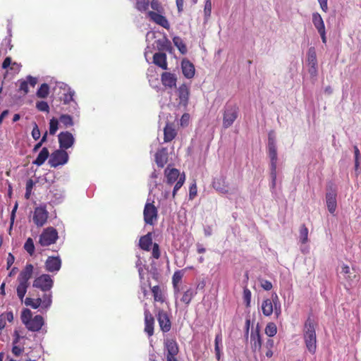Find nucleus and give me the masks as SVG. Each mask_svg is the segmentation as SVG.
<instances>
[{
    "label": "nucleus",
    "instance_id": "obj_1",
    "mask_svg": "<svg viewBox=\"0 0 361 361\" xmlns=\"http://www.w3.org/2000/svg\"><path fill=\"white\" fill-rule=\"evenodd\" d=\"M316 326L314 320L308 317L304 325L303 338L307 350L314 355L317 350Z\"/></svg>",
    "mask_w": 361,
    "mask_h": 361
},
{
    "label": "nucleus",
    "instance_id": "obj_2",
    "mask_svg": "<svg viewBox=\"0 0 361 361\" xmlns=\"http://www.w3.org/2000/svg\"><path fill=\"white\" fill-rule=\"evenodd\" d=\"M34 267L31 264H27L25 268L20 272L18 276V285L16 292L19 299L23 301L27 288L30 286L29 280L32 278Z\"/></svg>",
    "mask_w": 361,
    "mask_h": 361
},
{
    "label": "nucleus",
    "instance_id": "obj_3",
    "mask_svg": "<svg viewBox=\"0 0 361 361\" xmlns=\"http://www.w3.org/2000/svg\"><path fill=\"white\" fill-rule=\"evenodd\" d=\"M239 109L238 105L231 102H228L224 108L223 123L224 128L231 127L238 116Z\"/></svg>",
    "mask_w": 361,
    "mask_h": 361
},
{
    "label": "nucleus",
    "instance_id": "obj_4",
    "mask_svg": "<svg viewBox=\"0 0 361 361\" xmlns=\"http://www.w3.org/2000/svg\"><path fill=\"white\" fill-rule=\"evenodd\" d=\"M26 306L33 309L41 307L43 310H48L52 304V293H44L42 298L36 299L26 298L24 301Z\"/></svg>",
    "mask_w": 361,
    "mask_h": 361
},
{
    "label": "nucleus",
    "instance_id": "obj_5",
    "mask_svg": "<svg viewBox=\"0 0 361 361\" xmlns=\"http://www.w3.org/2000/svg\"><path fill=\"white\" fill-rule=\"evenodd\" d=\"M32 286L39 289L44 293H51V290L54 286V280L49 274H42L35 279Z\"/></svg>",
    "mask_w": 361,
    "mask_h": 361
},
{
    "label": "nucleus",
    "instance_id": "obj_6",
    "mask_svg": "<svg viewBox=\"0 0 361 361\" xmlns=\"http://www.w3.org/2000/svg\"><path fill=\"white\" fill-rule=\"evenodd\" d=\"M59 238L58 232L54 227L49 226L44 229L39 235V244L42 247L54 244Z\"/></svg>",
    "mask_w": 361,
    "mask_h": 361
},
{
    "label": "nucleus",
    "instance_id": "obj_7",
    "mask_svg": "<svg viewBox=\"0 0 361 361\" xmlns=\"http://www.w3.org/2000/svg\"><path fill=\"white\" fill-rule=\"evenodd\" d=\"M145 223L147 225L154 226L158 219V209L154 202H147L143 210Z\"/></svg>",
    "mask_w": 361,
    "mask_h": 361
},
{
    "label": "nucleus",
    "instance_id": "obj_8",
    "mask_svg": "<svg viewBox=\"0 0 361 361\" xmlns=\"http://www.w3.org/2000/svg\"><path fill=\"white\" fill-rule=\"evenodd\" d=\"M166 352V361H178L176 356L179 352L178 345L173 338H167L164 342Z\"/></svg>",
    "mask_w": 361,
    "mask_h": 361
},
{
    "label": "nucleus",
    "instance_id": "obj_9",
    "mask_svg": "<svg viewBox=\"0 0 361 361\" xmlns=\"http://www.w3.org/2000/svg\"><path fill=\"white\" fill-rule=\"evenodd\" d=\"M68 161V154L66 150L59 149L51 154L49 164L51 167L56 168L60 165L66 164Z\"/></svg>",
    "mask_w": 361,
    "mask_h": 361
},
{
    "label": "nucleus",
    "instance_id": "obj_10",
    "mask_svg": "<svg viewBox=\"0 0 361 361\" xmlns=\"http://www.w3.org/2000/svg\"><path fill=\"white\" fill-rule=\"evenodd\" d=\"M49 213L45 207H37L33 213V222L37 227L43 226L47 221Z\"/></svg>",
    "mask_w": 361,
    "mask_h": 361
},
{
    "label": "nucleus",
    "instance_id": "obj_11",
    "mask_svg": "<svg viewBox=\"0 0 361 361\" xmlns=\"http://www.w3.org/2000/svg\"><path fill=\"white\" fill-rule=\"evenodd\" d=\"M337 192L333 185L328 187V192L326 193V204L329 212L334 214L337 207L336 201Z\"/></svg>",
    "mask_w": 361,
    "mask_h": 361
},
{
    "label": "nucleus",
    "instance_id": "obj_12",
    "mask_svg": "<svg viewBox=\"0 0 361 361\" xmlns=\"http://www.w3.org/2000/svg\"><path fill=\"white\" fill-rule=\"evenodd\" d=\"M156 317L159 322L160 329L164 333L169 332L171 329V322L169 314L164 310L160 309L156 314Z\"/></svg>",
    "mask_w": 361,
    "mask_h": 361
},
{
    "label": "nucleus",
    "instance_id": "obj_13",
    "mask_svg": "<svg viewBox=\"0 0 361 361\" xmlns=\"http://www.w3.org/2000/svg\"><path fill=\"white\" fill-rule=\"evenodd\" d=\"M58 140L60 148L64 150L71 147L75 142L73 135L68 131L61 132L58 135Z\"/></svg>",
    "mask_w": 361,
    "mask_h": 361
},
{
    "label": "nucleus",
    "instance_id": "obj_14",
    "mask_svg": "<svg viewBox=\"0 0 361 361\" xmlns=\"http://www.w3.org/2000/svg\"><path fill=\"white\" fill-rule=\"evenodd\" d=\"M212 187L221 194H228L229 192L228 183L224 176L215 177L212 181Z\"/></svg>",
    "mask_w": 361,
    "mask_h": 361
},
{
    "label": "nucleus",
    "instance_id": "obj_15",
    "mask_svg": "<svg viewBox=\"0 0 361 361\" xmlns=\"http://www.w3.org/2000/svg\"><path fill=\"white\" fill-rule=\"evenodd\" d=\"M269 157L270 158L271 166V178L272 180V186L275 187L276 180V167H277V150H268Z\"/></svg>",
    "mask_w": 361,
    "mask_h": 361
},
{
    "label": "nucleus",
    "instance_id": "obj_16",
    "mask_svg": "<svg viewBox=\"0 0 361 361\" xmlns=\"http://www.w3.org/2000/svg\"><path fill=\"white\" fill-rule=\"evenodd\" d=\"M250 343L252 350L254 353L260 350L262 342L259 328L258 326H257V328L251 332Z\"/></svg>",
    "mask_w": 361,
    "mask_h": 361
},
{
    "label": "nucleus",
    "instance_id": "obj_17",
    "mask_svg": "<svg viewBox=\"0 0 361 361\" xmlns=\"http://www.w3.org/2000/svg\"><path fill=\"white\" fill-rule=\"evenodd\" d=\"M145 314V332L148 335L149 337L154 334V318L151 314L149 310L145 309L144 312Z\"/></svg>",
    "mask_w": 361,
    "mask_h": 361
},
{
    "label": "nucleus",
    "instance_id": "obj_18",
    "mask_svg": "<svg viewBox=\"0 0 361 361\" xmlns=\"http://www.w3.org/2000/svg\"><path fill=\"white\" fill-rule=\"evenodd\" d=\"M18 90L20 92H23V94L25 95L29 92L28 85L34 87L37 83V78L32 77V75H27L25 80H18Z\"/></svg>",
    "mask_w": 361,
    "mask_h": 361
},
{
    "label": "nucleus",
    "instance_id": "obj_19",
    "mask_svg": "<svg viewBox=\"0 0 361 361\" xmlns=\"http://www.w3.org/2000/svg\"><path fill=\"white\" fill-rule=\"evenodd\" d=\"M177 135V130L174 123L167 122L164 128V142H169Z\"/></svg>",
    "mask_w": 361,
    "mask_h": 361
},
{
    "label": "nucleus",
    "instance_id": "obj_20",
    "mask_svg": "<svg viewBox=\"0 0 361 361\" xmlns=\"http://www.w3.org/2000/svg\"><path fill=\"white\" fill-rule=\"evenodd\" d=\"M61 267V260L59 257H49L45 262V269L49 272L59 271Z\"/></svg>",
    "mask_w": 361,
    "mask_h": 361
},
{
    "label": "nucleus",
    "instance_id": "obj_21",
    "mask_svg": "<svg viewBox=\"0 0 361 361\" xmlns=\"http://www.w3.org/2000/svg\"><path fill=\"white\" fill-rule=\"evenodd\" d=\"M147 16L150 18V19L156 23L157 25L169 29L170 27L169 23L166 18L161 14H159L154 11H149L147 13Z\"/></svg>",
    "mask_w": 361,
    "mask_h": 361
},
{
    "label": "nucleus",
    "instance_id": "obj_22",
    "mask_svg": "<svg viewBox=\"0 0 361 361\" xmlns=\"http://www.w3.org/2000/svg\"><path fill=\"white\" fill-rule=\"evenodd\" d=\"M181 68L183 75L188 78L191 79L194 77L195 68L192 63L188 59H183L181 62Z\"/></svg>",
    "mask_w": 361,
    "mask_h": 361
},
{
    "label": "nucleus",
    "instance_id": "obj_23",
    "mask_svg": "<svg viewBox=\"0 0 361 361\" xmlns=\"http://www.w3.org/2000/svg\"><path fill=\"white\" fill-rule=\"evenodd\" d=\"M178 94L180 100L179 104L183 106H186L189 101V87L185 84H182L178 90Z\"/></svg>",
    "mask_w": 361,
    "mask_h": 361
},
{
    "label": "nucleus",
    "instance_id": "obj_24",
    "mask_svg": "<svg viewBox=\"0 0 361 361\" xmlns=\"http://www.w3.org/2000/svg\"><path fill=\"white\" fill-rule=\"evenodd\" d=\"M44 324L43 317L41 315L35 316L25 326L31 331H38Z\"/></svg>",
    "mask_w": 361,
    "mask_h": 361
},
{
    "label": "nucleus",
    "instance_id": "obj_25",
    "mask_svg": "<svg viewBox=\"0 0 361 361\" xmlns=\"http://www.w3.org/2000/svg\"><path fill=\"white\" fill-rule=\"evenodd\" d=\"M162 84L169 87H175L176 86L177 78L176 75L169 72H164L161 75Z\"/></svg>",
    "mask_w": 361,
    "mask_h": 361
},
{
    "label": "nucleus",
    "instance_id": "obj_26",
    "mask_svg": "<svg viewBox=\"0 0 361 361\" xmlns=\"http://www.w3.org/2000/svg\"><path fill=\"white\" fill-rule=\"evenodd\" d=\"M166 54L163 52H157L153 56V63L163 70L168 69Z\"/></svg>",
    "mask_w": 361,
    "mask_h": 361
},
{
    "label": "nucleus",
    "instance_id": "obj_27",
    "mask_svg": "<svg viewBox=\"0 0 361 361\" xmlns=\"http://www.w3.org/2000/svg\"><path fill=\"white\" fill-rule=\"evenodd\" d=\"M165 175L166 177V182L169 185H172L180 177L179 171L176 169L166 168L165 169Z\"/></svg>",
    "mask_w": 361,
    "mask_h": 361
},
{
    "label": "nucleus",
    "instance_id": "obj_28",
    "mask_svg": "<svg viewBox=\"0 0 361 361\" xmlns=\"http://www.w3.org/2000/svg\"><path fill=\"white\" fill-rule=\"evenodd\" d=\"M168 161V154L166 149L163 148L155 154V161L159 167H164Z\"/></svg>",
    "mask_w": 361,
    "mask_h": 361
},
{
    "label": "nucleus",
    "instance_id": "obj_29",
    "mask_svg": "<svg viewBox=\"0 0 361 361\" xmlns=\"http://www.w3.org/2000/svg\"><path fill=\"white\" fill-rule=\"evenodd\" d=\"M152 245V237L151 233H148L140 238L139 245L142 250L149 251Z\"/></svg>",
    "mask_w": 361,
    "mask_h": 361
},
{
    "label": "nucleus",
    "instance_id": "obj_30",
    "mask_svg": "<svg viewBox=\"0 0 361 361\" xmlns=\"http://www.w3.org/2000/svg\"><path fill=\"white\" fill-rule=\"evenodd\" d=\"M49 157V152L48 149L47 147H43L37 157L36 159L32 161V164L37 166H40L45 162Z\"/></svg>",
    "mask_w": 361,
    "mask_h": 361
},
{
    "label": "nucleus",
    "instance_id": "obj_31",
    "mask_svg": "<svg viewBox=\"0 0 361 361\" xmlns=\"http://www.w3.org/2000/svg\"><path fill=\"white\" fill-rule=\"evenodd\" d=\"M312 23L317 31L325 30L324 20L321 15L317 12L312 13Z\"/></svg>",
    "mask_w": 361,
    "mask_h": 361
},
{
    "label": "nucleus",
    "instance_id": "obj_32",
    "mask_svg": "<svg viewBox=\"0 0 361 361\" xmlns=\"http://www.w3.org/2000/svg\"><path fill=\"white\" fill-rule=\"evenodd\" d=\"M262 313L265 316H270L274 312L273 298L266 299L262 302Z\"/></svg>",
    "mask_w": 361,
    "mask_h": 361
},
{
    "label": "nucleus",
    "instance_id": "obj_33",
    "mask_svg": "<svg viewBox=\"0 0 361 361\" xmlns=\"http://www.w3.org/2000/svg\"><path fill=\"white\" fill-rule=\"evenodd\" d=\"M154 301L163 303L165 301V297L159 286H154L151 288Z\"/></svg>",
    "mask_w": 361,
    "mask_h": 361
},
{
    "label": "nucleus",
    "instance_id": "obj_34",
    "mask_svg": "<svg viewBox=\"0 0 361 361\" xmlns=\"http://www.w3.org/2000/svg\"><path fill=\"white\" fill-rule=\"evenodd\" d=\"M195 294L196 292H195L192 288H190L183 293L180 300L188 305L190 303Z\"/></svg>",
    "mask_w": 361,
    "mask_h": 361
},
{
    "label": "nucleus",
    "instance_id": "obj_35",
    "mask_svg": "<svg viewBox=\"0 0 361 361\" xmlns=\"http://www.w3.org/2000/svg\"><path fill=\"white\" fill-rule=\"evenodd\" d=\"M49 94V86L47 83H43L40 85L36 92V95L39 98L45 99Z\"/></svg>",
    "mask_w": 361,
    "mask_h": 361
},
{
    "label": "nucleus",
    "instance_id": "obj_36",
    "mask_svg": "<svg viewBox=\"0 0 361 361\" xmlns=\"http://www.w3.org/2000/svg\"><path fill=\"white\" fill-rule=\"evenodd\" d=\"M222 343V335L221 333H219L215 336L214 340V350L216 353V357L218 360L221 358V349H220V345Z\"/></svg>",
    "mask_w": 361,
    "mask_h": 361
},
{
    "label": "nucleus",
    "instance_id": "obj_37",
    "mask_svg": "<svg viewBox=\"0 0 361 361\" xmlns=\"http://www.w3.org/2000/svg\"><path fill=\"white\" fill-rule=\"evenodd\" d=\"M183 270H177L172 276V283L176 290L178 291V284L183 276Z\"/></svg>",
    "mask_w": 361,
    "mask_h": 361
},
{
    "label": "nucleus",
    "instance_id": "obj_38",
    "mask_svg": "<svg viewBox=\"0 0 361 361\" xmlns=\"http://www.w3.org/2000/svg\"><path fill=\"white\" fill-rule=\"evenodd\" d=\"M173 42L181 54H184L187 52V47L180 37H174Z\"/></svg>",
    "mask_w": 361,
    "mask_h": 361
},
{
    "label": "nucleus",
    "instance_id": "obj_39",
    "mask_svg": "<svg viewBox=\"0 0 361 361\" xmlns=\"http://www.w3.org/2000/svg\"><path fill=\"white\" fill-rule=\"evenodd\" d=\"M341 273L344 275L345 279L348 281H352L355 278V275L350 272V267L347 264L342 265Z\"/></svg>",
    "mask_w": 361,
    "mask_h": 361
},
{
    "label": "nucleus",
    "instance_id": "obj_40",
    "mask_svg": "<svg viewBox=\"0 0 361 361\" xmlns=\"http://www.w3.org/2000/svg\"><path fill=\"white\" fill-rule=\"evenodd\" d=\"M59 122L65 127H71L73 125V118L68 114H62L60 116Z\"/></svg>",
    "mask_w": 361,
    "mask_h": 361
},
{
    "label": "nucleus",
    "instance_id": "obj_41",
    "mask_svg": "<svg viewBox=\"0 0 361 361\" xmlns=\"http://www.w3.org/2000/svg\"><path fill=\"white\" fill-rule=\"evenodd\" d=\"M149 5V0H136L135 8L140 11L145 12L148 9Z\"/></svg>",
    "mask_w": 361,
    "mask_h": 361
},
{
    "label": "nucleus",
    "instance_id": "obj_42",
    "mask_svg": "<svg viewBox=\"0 0 361 361\" xmlns=\"http://www.w3.org/2000/svg\"><path fill=\"white\" fill-rule=\"evenodd\" d=\"M277 333V327L276 325L274 322H269L267 324L265 328V334L269 336L272 337L275 336Z\"/></svg>",
    "mask_w": 361,
    "mask_h": 361
},
{
    "label": "nucleus",
    "instance_id": "obj_43",
    "mask_svg": "<svg viewBox=\"0 0 361 361\" xmlns=\"http://www.w3.org/2000/svg\"><path fill=\"white\" fill-rule=\"evenodd\" d=\"M25 250L30 255L32 256L35 252V245L33 240L28 238L24 244Z\"/></svg>",
    "mask_w": 361,
    "mask_h": 361
},
{
    "label": "nucleus",
    "instance_id": "obj_44",
    "mask_svg": "<svg viewBox=\"0 0 361 361\" xmlns=\"http://www.w3.org/2000/svg\"><path fill=\"white\" fill-rule=\"evenodd\" d=\"M300 238L302 244H305L308 240V228L305 224H302L300 228Z\"/></svg>",
    "mask_w": 361,
    "mask_h": 361
},
{
    "label": "nucleus",
    "instance_id": "obj_45",
    "mask_svg": "<svg viewBox=\"0 0 361 361\" xmlns=\"http://www.w3.org/2000/svg\"><path fill=\"white\" fill-rule=\"evenodd\" d=\"M273 303H274V314L276 316V317L278 318L281 313V304L279 302V299L276 294L273 295Z\"/></svg>",
    "mask_w": 361,
    "mask_h": 361
},
{
    "label": "nucleus",
    "instance_id": "obj_46",
    "mask_svg": "<svg viewBox=\"0 0 361 361\" xmlns=\"http://www.w3.org/2000/svg\"><path fill=\"white\" fill-rule=\"evenodd\" d=\"M32 312L29 309H25L21 314L22 322L26 326L27 324L32 319Z\"/></svg>",
    "mask_w": 361,
    "mask_h": 361
},
{
    "label": "nucleus",
    "instance_id": "obj_47",
    "mask_svg": "<svg viewBox=\"0 0 361 361\" xmlns=\"http://www.w3.org/2000/svg\"><path fill=\"white\" fill-rule=\"evenodd\" d=\"M59 120L52 118L49 121V133L52 135H55L59 128Z\"/></svg>",
    "mask_w": 361,
    "mask_h": 361
},
{
    "label": "nucleus",
    "instance_id": "obj_48",
    "mask_svg": "<svg viewBox=\"0 0 361 361\" xmlns=\"http://www.w3.org/2000/svg\"><path fill=\"white\" fill-rule=\"evenodd\" d=\"M251 291L247 288L245 287L243 289V300L245 304V306L247 307H249L250 306V302H251Z\"/></svg>",
    "mask_w": 361,
    "mask_h": 361
},
{
    "label": "nucleus",
    "instance_id": "obj_49",
    "mask_svg": "<svg viewBox=\"0 0 361 361\" xmlns=\"http://www.w3.org/2000/svg\"><path fill=\"white\" fill-rule=\"evenodd\" d=\"M308 63L312 68H315L317 63L316 53L314 50L310 49L308 51Z\"/></svg>",
    "mask_w": 361,
    "mask_h": 361
},
{
    "label": "nucleus",
    "instance_id": "obj_50",
    "mask_svg": "<svg viewBox=\"0 0 361 361\" xmlns=\"http://www.w3.org/2000/svg\"><path fill=\"white\" fill-rule=\"evenodd\" d=\"M36 108L39 111L43 112H49V106L47 102L44 101H39L36 103Z\"/></svg>",
    "mask_w": 361,
    "mask_h": 361
},
{
    "label": "nucleus",
    "instance_id": "obj_51",
    "mask_svg": "<svg viewBox=\"0 0 361 361\" xmlns=\"http://www.w3.org/2000/svg\"><path fill=\"white\" fill-rule=\"evenodd\" d=\"M34 184H35V183L32 179H29L26 182V191H25V197L27 200L30 197Z\"/></svg>",
    "mask_w": 361,
    "mask_h": 361
},
{
    "label": "nucleus",
    "instance_id": "obj_52",
    "mask_svg": "<svg viewBox=\"0 0 361 361\" xmlns=\"http://www.w3.org/2000/svg\"><path fill=\"white\" fill-rule=\"evenodd\" d=\"M184 182H185V175L183 174V176H180V177L177 180V182L176 183V185L173 188V198L175 197L177 191L183 186Z\"/></svg>",
    "mask_w": 361,
    "mask_h": 361
},
{
    "label": "nucleus",
    "instance_id": "obj_53",
    "mask_svg": "<svg viewBox=\"0 0 361 361\" xmlns=\"http://www.w3.org/2000/svg\"><path fill=\"white\" fill-rule=\"evenodd\" d=\"M74 92L71 90L67 93L63 94L61 100L64 104H68L73 100Z\"/></svg>",
    "mask_w": 361,
    "mask_h": 361
},
{
    "label": "nucleus",
    "instance_id": "obj_54",
    "mask_svg": "<svg viewBox=\"0 0 361 361\" xmlns=\"http://www.w3.org/2000/svg\"><path fill=\"white\" fill-rule=\"evenodd\" d=\"M204 13L206 18H209L212 13V1L206 0L204 8Z\"/></svg>",
    "mask_w": 361,
    "mask_h": 361
},
{
    "label": "nucleus",
    "instance_id": "obj_55",
    "mask_svg": "<svg viewBox=\"0 0 361 361\" xmlns=\"http://www.w3.org/2000/svg\"><path fill=\"white\" fill-rule=\"evenodd\" d=\"M152 255L153 258L156 259H158L160 257L161 253L159 250V245L157 243H154L152 245Z\"/></svg>",
    "mask_w": 361,
    "mask_h": 361
},
{
    "label": "nucleus",
    "instance_id": "obj_56",
    "mask_svg": "<svg viewBox=\"0 0 361 361\" xmlns=\"http://www.w3.org/2000/svg\"><path fill=\"white\" fill-rule=\"evenodd\" d=\"M31 134H32V138L35 140H37L40 137V135H41L40 130H39V129L38 128L37 124L35 122L34 123V126H33V128H32Z\"/></svg>",
    "mask_w": 361,
    "mask_h": 361
},
{
    "label": "nucleus",
    "instance_id": "obj_57",
    "mask_svg": "<svg viewBox=\"0 0 361 361\" xmlns=\"http://www.w3.org/2000/svg\"><path fill=\"white\" fill-rule=\"evenodd\" d=\"M190 114L188 113H185L182 115L180 120V124L183 127L188 126L190 121Z\"/></svg>",
    "mask_w": 361,
    "mask_h": 361
},
{
    "label": "nucleus",
    "instance_id": "obj_58",
    "mask_svg": "<svg viewBox=\"0 0 361 361\" xmlns=\"http://www.w3.org/2000/svg\"><path fill=\"white\" fill-rule=\"evenodd\" d=\"M149 3L151 8L153 10L157 11V12H161V11L162 10V7L158 0H152L151 1H149Z\"/></svg>",
    "mask_w": 361,
    "mask_h": 361
},
{
    "label": "nucleus",
    "instance_id": "obj_59",
    "mask_svg": "<svg viewBox=\"0 0 361 361\" xmlns=\"http://www.w3.org/2000/svg\"><path fill=\"white\" fill-rule=\"evenodd\" d=\"M24 351L23 346L17 345V344H13L12 353L16 356H19Z\"/></svg>",
    "mask_w": 361,
    "mask_h": 361
},
{
    "label": "nucleus",
    "instance_id": "obj_60",
    "mask_svg": "<svg viewBox=\"0 0 361 361\" xmlns=\"http://www.w3.org/2000/svg\"><path fill=\"white\" fill-rule=\"evenodd\" d=\"M354 153H355V169H357L359 166V158L360 157V150L357 146L354 147Z\"/></svg>",
    "mask_w": 361,
    "mask_h": 361
},
{
    "label": "nucleus",
    "instance_id": "obj_61",
    "mask_svg": "<svg viewBox=\"0 0 361 361\" xmlns=\"http://www.w3.org/2000/svg\"><path fill=\"white\" fill-rule=\"evenodd\" d=\"M190 199H193L197 195V186L196 184H192L189 190Z\"/></svg>",
    "mask_w": 361,
    "mask_h": 361
},
{
    "label": "nucleus",
    "instance_id": "obj_62",
    "mask_svg": "<svg viewBox=\"0 0 361 361\" xmlns=\"http://www.w3.org/2000/svg\"><path fill=\"white\" fill-rule=\"evenodd\" d=\"M276 149V142L273 137H269L268 150Z\"/></svg>",
    "mask_w": 361,
    "mask_h": 361
},
{
    "label": "nucleus",
    "instance_id": "obj_63",
    "mask_svg": "<svg viewBox=\"0 0 361 361\" xmlns=\"http://www.w3.org/2000/svg\"><path fill=\"white\" fill-rule=\"evenodd\" d=\"M15 257L11 253H8L7 257V269H9L12 264L14 263Z\"/></svg>",
    "mask_w": 361,
    "mask_h": 361
},
{
    "label": "nucleus",
    "instance_id": "obj_64",
    "mask_svg": "<svg viewBox=\"0 0 361 361\" xmlns=\"http://www.w3.org/2000/svg\"><path fill=\"white\" fill-rule=\"evenodd\" d=\"M262 287L266 290H270L273 286L269 281L264 280L262 283Z\"/></svg>",
    "mask_w": 361,
    "mask_h": 361
}]
</instances>
